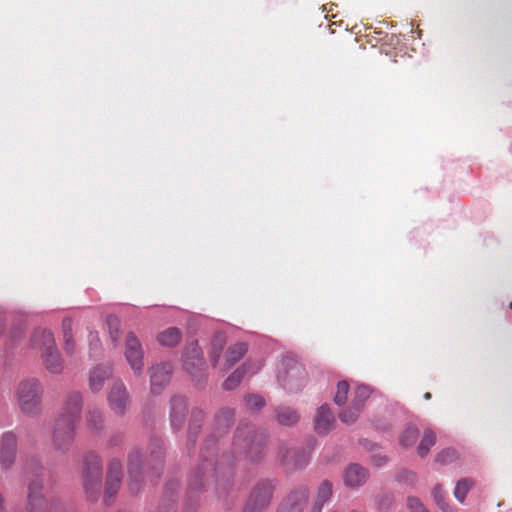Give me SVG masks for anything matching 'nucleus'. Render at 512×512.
<instances>
[{
	"instance_id": "nucleus-34",
	"label": "nucleus",
	"mask_w": 512,
	"mask_h": 512,
	"mask_svg": "<svg viewBox=\"0 0 512 512\" xmlns=\"http://www.w3.org/2000/svg\"><path fill=\"white\" fill-rule=\"evenodd\" d=\"M435 441V434L431 430H427L417 448L419 456L422 458L425 457L428 454L430 448L434 446Z\"/></svg>"
},
{
	"instance_id": "nucleus-38",
	"label": "nucleus",
	"mask_w": 512,
	"mask_h": 512,
	"mask_svg": "<svg viewBox=\"0 0 512 512\" xmlns=\"http://www.w3.org/2000/svg\"><path fill=\"white\" fill-rule=\"evenodd\" d=\"M349 392V385L345 381L338 382L336 386V392L334 395V402L338 406L344 405L347 401V395Z\"/></svg>"
},
{
	"instance_id": "nucleus-1",
	"label": "nucleus",
	"mask_w": 512,
	"mask_h": 512,
	"mask_svg": "<svg viewBox=\"0 0 512 512\" xmlns=\"http://www.w3.org/2000/svg\"><path fill=\"white\" fill-rule=\"evenodd\" d=\"M234 446L243 451L252 460H258L265 449L266 437L258 433L255 427L249 423H240L234 436Z\"/></svg>"
},
{
	"instance_id": "nucleus-7",
	"label": "nucleus",
	"mask_w": 512,
	"mask_h": 512,
	"mask_svg": "<svg viewBox=\"0 0 512 512\" xmlns=\"http://www.w3.org/2000/svg\"><path fill=\"white\" fill-rule=\"evenodd\" d=\"M210 479H213L217 486L221 484L218 469L214 467L212 462L204 461L201 467L194 470L190 476V492L195 494L203 491Z\"/></svg>"
},
{
	"instance_id": "nucleus-4",
	"label": "nucleus",
	"mask_w": 512,
	"mask_h": 512,
	"mask_svg": "<svg viewBox=\"0 0 512 512\" xmlns=\"http://www.w3.org/2000/svg\"><path fill=\"white\" fill-rule=\"evenodd\" d=\"M277 378L284 389L290 392H297L304 386L306 372L300 363L285 360L283 361V371L278 373Z\"/></svg>"
},
{
	"instance_id": "nucleus-49",
	"label": "nucleus",
	"mask_w": 512,
	"mask_h": 512,
	"mask_svg": "<svg viewBox=\"0 0 512 512\" xmlns=\"http://www.w3.org/2000/svg\"><path fill=\"white\" fill-rule=\"evenodd\" d=\"M372 461L373 463L376 465V466H381L383 465L384 463H386L387 461V458L385 456H381V455H374L372 457Z\"/></svg>"
},
{
	"instance_id": "nucleus-22",
	"label": "nucleus",
	"mask_w": 512,
	"mask_h": 512,
	"mask_svg": "<svg viewBox=\"0 0 512 512\" xmlns=\"http://www.w3.org/2000/svg\"><path fill=\"white\" fill-rule=\"evenodd\" d=\"M112 368L109 365H98L89 374L88 385L92 392H99L105 381L111 376Z\"/></svg>"
},
{
	"instance_id": "nucleus-45",
	"label": "nucleus",
	"mask_w": 512,
	"mask_h": 512,
	"mask_svg": "<svg viewBox=\"0 0 512 512\" xmlns=\"http://www.w3.org/2000/svg\"><path fill=\"white\" fill-rule=\"evenodd\" d=\"M407 506L411 512H428L423 503L416 497H409Z\"/></svg>"
},
{
	"instance_id": "nucleus-39",
	"label": "nucleus",
	"mask_w": 512,
	"mask_h": 512,
	"mask_svg": "<svg viewBox=\"0 0 512 512\" xmlns=\"http://www.w3.org/2000/svg\"><path fill=\"white\" fill-rule=\"evenodd\" d=\"M435 502L443 512H453L452 508L446 503L444 491L440 485H436L432 491Z\"/></svg>"
},
{
	"instance_id": "nucleus-26",
	"label": "nucleus",
	"mask_w": 512,
	"mask_h": 512,
	"mask_svg": "<svg viewBox=\"0 0 512 512\" xmlns=\"http://www.w3.org/2000/svg\"><path fill=\"white\" fill-rule=\"evenodd\" d=\"M332 497V485L329 481H323L318 489L314 504L310 510V512H322L323 506L331 499Z\"/></svg>"
},
{
	"instance_id": "nucleus-52",
	"label": "nucleus",
	"mask_w": 512,
	"mask_h": 512,
	"mask_svg": "<svg viewBox=\"0 0 512 512\" xmlns=\"http://www.w3.org/2000/svg\"><path fill=\"white\" fill-rule=\"evenodd\" d=\"M0 512H4L3 498L1 495H0Z\"/></svg>"
},
{
	"instance_id": "nucleus-20",
	"label": "nucleus",
	"mask_w": 512,
	"mask_h": 512,
	"mask_svg": "<svg viewBox=\"0 0 512 512\" xmlns=\"http://www.w3.org/2000/svg\"><path fill=\"white\" fill-rule=\"evenodd\" d=\"M46 501L42 496V484L33 481L28 486L27 512H44Z\"/></svg>"
},
{
	"instance_id": "nucleus-15",
	"label": "nucleus",
	"mask_w": 512,
	"mask_h": 512,
	"mask_svg": "<svg viewBox=\"0 0 512 512\" xmlns=\"http://www.w3.org/2000/svg\"><path fill=\"white\" fill-rule=\"evenodd\" d=\"M308 501V490L300 487L292 491L278 512H303Z\"/></svg>"
},
{
	"instance_id": "nucleus-30",
	"label": "nucleus",
	"mask_w": 512,
	"mask_h": 512,
	"mask_svg": "<svg viewBox=\"0 0 512 512\" xmlns=\"http://www.w3.org/2000/svg\"><path fill=\"white\" fill-rule=\"evenodd\" d=\"M226 343L224 333H216L211 342L210 359L213 366H216Z\"/></svg>"
},
{
	"instance_id": "nucleus-53",
	"label": "nucleus",
	"mask_w": 512,
	"mask_h": 512,
	"mask_svg": "<svg viewBox=\"0 0 512 512\" xmlns=\"http://www.w3.org/2000/svg\"><path fill=\"white\" fill-rule=\"evenodd\" d=\"M424 398H425V400H429L431 398V394L430 393H425L424 394Z\"/></svg>"
},
{
	"instance_id": "nucleus-36",
	"label": "nucleus",
	"mask_w": 512,
	"mask_h": 512,
	"mask_svg": "<svg viewBox=\"0 0 512 512\" xmlns=\"http://www.w3.org/2000/svg\"><path fill=\"white\" fill-rule=\"evenodd\" d=\"M419 431L415 426H408L400 436V443L404 447L412 446L418 439Z\"/></svg>"
},
{
	"instance_id": "nucleus-16",
	"label": "nucleus",
	"mask_w": 512,
	"mask_h": 512,
	"mask_svg": "<svg viewBox=\"0 0 512 512\" xmlns=\"http://www.w3.org/2000/svg\"><path fill=\"white\" fill-rule=\"evenodd\" d=\"M263 366L262 360H258L255 363L246 362L240 368L236 369L227 379L223 382V388L225 390L235 389L241 382L243 376L248 374H255Z\"/></svg>"
},
{
	"instance_id": "nucleus-51",
	"label": "nucleus",
	"mask_w": 512,
	"mask_h": 512,
	"mask_svg": "<svg viewBox=\"0 0 512 512\" xmlns=\"http://www.w3.org/2000/svg\"><path fill=\"white\" fill-rule=\"evenodd\" d=\"M283 454H286L289 458H295L291 452L287 453L285 450H283L282 453H281L280 452V445H279L278 448H277V458L279 459L280 462H281V455H283Z\"/></svg>"
},
{
	"instance_id": "nucleus-33",
	"label": "nucleus",
	"mask_w": 512,
	"mask_h": 512,
	"mask_svg": "<svg viewBox=\"0 0 512 512\" xmlns=\"http://www.w3.org/2000/svg\"><path fill=\"white\" fill-rule=\"evenodd\" d=\"M370 389L367 386L360 385L354 390V397L352 400L354 409H363L365 401L370 396Z\"/></svg>"
},
{
	"instance_id": "nucleus-2",
	"label": "nucleus",
	"mask_w": 512,
	"mask_h": 512,
	"mask_svg": "<svg viewBox=\"0 0 512 512\" xmlns=\"http://www.w3.org/2000/svg\"><path fill=\"white\" fill-rule=\"evenodd\" d=\"M42 388L35 378L22 380L16 388L17 404L22 413L32 416L41 410Z\"/></svg>"
},
{
	"instance_id": "nucleus-21",
	"label": "nucleus",
	"mask_w": 512,
	"mask_h": 512,
	"mask_svg": "<svg viewBox=\"0 0 512 512\" xmlns=\"http://www.w3.org/2000/svg\"><path fill=\"white\" fill-rule=\"evenodd\" d=\"M187 412L186 399L182 396H175L171 399L170 419L174 430L182 427Z\"/></svg>"
},
{
	"instance_id": "nucleus-17",
	"label": "nucleus",
	"mask_w": 512,
	"mask_h": 512,
	"mask_svg": "<svg viewBox=\"0 0 512 512\" xmlns=\"http://www.w3.org/2000/svg\"><path fill=\"white\" fill-rule=\"evenodd\" d=\"M335 423V417L327 404L321 405L314 418V429L320 435L328 434Z\"/></svg>"
},
{
	"instance_id": "nucleus-29",
	"label": "nucleus",
	"mask_w": 512,
	"mask_h": 512,
	"mask_svg": "<svg viewBox=\"0 0 512 512\" xmlns=\"http://www.w3.org/2000/svg\"><path fill=\"white\" fill-rule=\"evenodd\" d=\"M276 418L281 425L292 426L299 421L300 417L297 411L290 407H279L276 410Z\"/></svg>"
},
{
	"instance_id": "nucleus-9",
	"label": "nucleus",
	"mask_w": 512,
	"mask_h": 512,
	"mask_svg": "<svg viewBox=\"0 0 512 512\" xmlns=\"http://www.w3.org/2000/svg\"><path fill=\"white\" fill-rule=\"evenodd\" d=\"M108 406L117 416H123L129 405L130 397L126 386L121 380H115L107 395Z\"/></svg>"
},
{
	"instance_id": "nucleus-14",
	"label": "nucleus",
	"mask_w": 512,
	"mask_h": 512,
	"mask_svg": "<svg viewBox=\"0 0 512 512\" xmlns=\"http://www.w3.org/2000/svg\"><path fill=\"white\" fill-rule=\"evenodd\" d=\"M121 484V463L119 460L113 459L109 463L108 474L106 480L104 501L109 505L110 498L116 495Z\"/></svg>"
},
{
	"instance_id": "nucleus-11",
	"label": "nucleus",
	"mask_w": 512,
	"mask_h": 512,
	"mask_svg": "<svg viewBox=\"0 0 512 512\" xmlns=\"http://www.w3.org/2000/svg\"><path fill=\"white\" fill-rule=\"evenodd\" d=\"M17 451V437L13 432L2 435L0 442V465L2 469H9L15 462Z\"/></svg>"
},
{
	"instance_id": "nucleus-50",
	"label": "nucleus",
	"mask_w": 512,
	"mask_h": 512,
	"mask_svg": "<svg viewBox=\"0 0 512 512\" xmlns=\"http://www.w3.org/2000/svg\"><path fill=\"white\" fill-rule=\"evenodd\" d=\"M283 454H286L289 458H295L291 452L287 453L285 450H283L282 453H281L280 452V445H279L278 448H277V458L279 459L280 462H281V455H283Z\"/></svg>"
},
{
	"instance_id": "nucleus-43",
	"label": "nucleus",
	"mask_w": 512,
	"mask_h": 512,
	"mask_svg": "<svg viewBox=\"0 0 512 512\" xmlns=\"http://www.w3.org/2000/svg\"><path fill=\"white\" fill-rule=\"evenodd\" d=\"M264 399L256 394L248 395L245 398V405L250 410H259L264 406Z\"/></svg>"
},
{
	"instance_id": "nucleus-31",
	"label": "nucleus",
	"mask_w": 512,
	"mask_h": 512,
	"mask_svg": "<svg viewBox=\"0 0 512 512\" xmlns=\"http://www.w3.org/2000/svg\"><path fill=\"white\" fill-rule=\"evenodd\" d=\"M234 419V410L231 408H222L215 416V425L219 431H226Z\"/></svg>"
},
{
	"instance_id": "nucleus-32",
	"label": "nucleus",
	"mask_w": 512,
	"mask_h": 512,
	"mask_svg": "<svg viewBox=\"0 0 512 512\" xmlns=\"http://www.w3.org/2000/svg\"><path fill=\"white\" fill-rule=\"evenodd\" d=\"M87 425L93 432L102 430L104 426L103 413L97 408L89 409L87 412Z\"/></svg>"
},
{
	"instance_id": "nucleus-44",
	"label": "nucleus",
	"mask_w": 512,
	"mask_h": 512,
	"mask_svg": "<svg viewBox=\"0 0 512 512\" xmlns=\"http://www.w3.org/2000/svg\"><path fill=\"white\" fill-rule=\"evenodd\" d=\"M107 324L110 330V336L114 343L119 339V320L115 316H109L107 318Z\"/></svg>"
},
{
	"instance_id": "nucleus-40",
	"label": "nucleus",
	"mask_w": 512,
	"mask_h": 512,
	"mask_svg": "<svg viewBox=\"0 0 512 512\" xmlns=\"http://www.w3.org/2000/svg\"><path fill=\"white\" fill-rule=\"evenodd\" d=\"M457 458L458 454L456 450L447 448L437 454L436 461L442 465H447L453 463L455 460H457Z\"/></svg>"
},
{
	"instance_id": "nucleus-8",
	"label": "nucleus",
	"mask_w": 512,
	"mask_h": 512,
	"mask_svg": "<svg viewBox=\"0 0 512 512\" xmlns=\"http://www.w3.org/2000/svg\"><path fill=\"white\" fill-rule=\"evenodd\" d=\"M125 358L134 373L140 375L144 368V351L140 340L133 332L126 336Z\"/></svg>"
},
{
	"instance_id": "nucleus-19",
	"label": "nucleus",
	"mask_w": 512,
	"mask_h": 512,
	"mask_svg": "<svg viewBox=\"0 0 512 512\" xmlns=\"http://www.w3.org/2000/svg\"><path fill=\"white\" fill-rule=\"evenodd\" d=\"M285 450L287 453H292L295 458H289L286 454L281 455V463L290 468H302L308 464L310 460L309 454L301 449L289 447L285 443L280 444V452Z\"/></svg>"
},
{
	"instance_id": "nucleus-42",
	"label": "nucleus",
	"mask_w": 512,
	"mask_h": 512,
	"mask_svg": "<svg viewBox=\"0 0 512 512\" xmlns=\"http://www.w3.org/2000/svg\"><path fill=\"white\" fill-rule=\"evenodd\" d=\"M88 342H89V350H90L89 354H90V357L92 358V357L96 356L97 352L101 348V342H100L98 333L95 331L89 330Z\"/></svg>"
},
{
	"instance_id": "nucleus-35",
	"label": "nucleus",
	"mask_w": 512,
	"mask_h": 512,
	"mask_svg": "<svg viewBox=\"0 0 512 512\" xmlns=\"http://www.w3.org/2000/svg\"><path fill=\"white\" fill-rule=\"evenodd\" d=\"M473 486V481L471 479H468V478H464V479H461L459 480L457 483H456V486H455V489H454V496L455 498L463 503L466 496H467V493L468 491L470 490V488Z\"/></svg>"
},
{
	"instance_id": "nucleus-46",
	"label": "nucleus",
	"mask_w": 512,
	"mask_h": 512,
	"mask_svg": "<svg viewBox=\"0 0 512 512\" xmlns=\"http://www.w3.org/2000/svg\"><path fill=\"white\" fill-rule=\"evenodd\" d=\"M399 480L406 484L414 485L417 480V476L414 472L403 471L399 474Z\"/></svg>"
},
{
	"instance_id": "nucleus-18",
	"label": "nucleus",
	"mask_w": 512,
	"mask_h": 512,
	"mask_svg": "<svg viewBox=\"0 0 512 512\" xmlns=\"http://www.w3.org/2000/svg\"><path fill=\"white\" fill-rule=\"evenodd\" d=\"M73 328L74 320L71 317H64L61 323L62 345L67 356H74L79 350L74 337Z\"/></svg>"
},
{
	"instance_id": "nucleus-3",
	"label": "nucleus",
	"mask_w": 512,
	"mask_h": 512,
	"mask_svg": "<svg viewBox=\"0 0 512 512\" xmlns=\"http://www.w3.org/2000/svg\"><path fill=\"white\" fill-rule=\"evenodd\" d=\"M82 477L87 496L92 500L97 499L102 478L101 462L97 454L89 452L85 455Z\"/></svg>"
},
{
	"instance_id": "nucleus-5",
	"label": "nucleus",
	"mask_w": 512,
	"mask_h": 512,
	"mask_svg": "<svg viewBox=\"0 0 512 512\" xmlns=\"http://www.w3.org/2000/svg\"><path fill=\"white\" fill-rule=\"evenodd\" d=\"M274 491L271 481L257 483L248 498L243 512H263L269 505Z\"/></svg>"
},
{
	"instance_id": "nucleus-10",
	"label": "nucleus",
	"mask_w": 512,
	"mask_h": 512,
	"mask_svg": "<svg viewBox=\"0 0 512 512\" xmlns=\"http://www.w3.org/2000/svg\"><path fill=\"white\" fill-rule=\"evenodd\" d=\"M82 410V395L78 391L67 395L64 406L57 420L74 424L79 420Z\"/></svg>"
},
{
	"instance_id": "nucleus-24",
	"label": "nucleus",
	"mask_w": 512,
	"mask_h": 512,
	"mask_svg": "<svg viewBox=\"0 0 512 512\" xmlns=\"http://www.w3.org/2000/svg\"><path fill=\"white\" fill-rule=\"evenodd\" d=\"M45 368L52 374H59L63 370V360L57 347H53L41 353Z\"/></svg>"
},
{
	"instance_id": "nucleus-37",
	"label": "nucleus",
	"mask_w": 512,
	"mask_h": 512,
	"mask_svg": "<svg viewBox=\"0 0 512 512\" xmlns=\"http://www.w3.org/2000/svg\"><path fill=\"white\" fill-rule=\"evenodd\" d=\"M204 419V413L200 409H195L191 413V420L189 424V438L195 435L201 427V422Z\"/></svg>"
},
{
	"instance_id": "nucleus-55",
	"label": "nucleus",
	"mask_w": 512,
	"mask_h": 512,
	"mask_svg": "<svg viewBox=\"0 0 512 512\" xmlns=\"http://www.w3.org/2000/svg\"><path fill=\"white\" fill-rule=\"evenodd\" d=\"M510 307H511V309H512V302L510 303Z\"/></svg>"
},
{
	"instance_id": "nucleus-25",
	"label": "nucleus",
	"mask_w": 512,
	"mask_h": 512,
	"mask_svg": "<svg viewBox=\"0 0 512 512\" xmlns=\"http://www.w3.org/2000/svg\"><path fill=\"white\" fill-rule=\"evenodd\" d=\"M367 477L368 473L365 468L358 464H351L345 471L344 483L348 487L355 488L363 485Z\"/></svg>"
},
{
	"instance_id": "nucleus-13",
	"label": "nucleus",
	"mask_w": 512,
	"mask_h": 512,
	"mask_svg": "<svg viewBox=\"0 0 512 512\" xmlns=\"http://www.w3.org/2000/svg\"><path fill=\"white\" fill-rule=\"evenodd\" d=\"M172 366L170 363H160L150 368L151 391L159 394L164 386L170 381Z\"/></svg>"
},
{
	"instance_id": "nucleus-47",
	"label": "nucleus",
	"mask_w": 512,
	"mask_h": 512,
	"mask_svg": "<svg viewBox=\"0 0 512 512\" xmlns=\"http://www.w3.org/2000/svg\"><path fill=\"white\" fill-rule=\"evenodd\" d=\"M138 460H139L138 453H135V454H132L129 456L128 466H129V474L131 475V477H134V473L136 472L135 464H136V462H138Z\"/></svg>"
},
{
	"instance_id": "nucleus-28",
	"label": "nucleus",
	"mask_w": 512,
	"mask_h": 512,
	"mask_svg": "<svg viewBox=\"0 0 512 512\" xmlns=\"http://www.w3.org/2000/svg\"><path fill=\"white\" fill-rule=\"evenodd\" d=\"M248 351L247 344L244 342H237L232 344L225 353V369L230 368L237 363Z\"/></svg>"
},
{
	"instance_id": "nucleus-54",
	"label": "nucleus",
	"mask_w": 512,
	"mask_h": 512,
	"mask_svg": "<svg viewBox=\"0 0 512 512\" xmlns=\"http://www.w3.org/2000/svg\"><path fill=\"white\" fill-rule=\"evenodd\" d=\"M161 456H162V455H161V453H160V454H159V456H158V457H159V465H161V466H162L163 461H162V457H161Z\"/></svg>"
},
{
	"instance_id": "nucleus-6",
	"label": "nucleus",
	"mask_w": 512,
	"mask_h": 512,
	"mask_svg": "<svg viewBox=\"0 0 512 512\" xmlns=\"http://www.w3.org/2000/svg\"><path fill=\"white\" fill-rule=\"evenodd\" d=\"M183 367L196 381L205 376L206 363L202 350L197 343L190 344L183 355Z\"/></svg>"
},
{
	"instance_id": "nucleus-48",
	"label": "nucleus",
	"mask_w": 512,
	"mask_h": 512,
	"mask_svg": "<svg viewBox=\"0 0 512 512\" xmlns=\"http://www.w3.org/2000/svg\"><path fill=\"white\" fill-rule=\"evenodd\" d=\"M159 512H175V500H169L168 504H163Z\"/></svg>"
},
{
	"instance_id": "nucleus-23",
	"label": "nucleus",
	"mask_w": 512,
	"mask_h": 512,
	"mask_svg": "<svg viewBox=\"0 0 512 512\" xmlns=\"http://www.w3.org/2000/svg\"><path fill=\"white\" fill-rule=\"evenodd\" d=\"M33 348L41 350V353L56 346L55 338L51 330L45 328L36 329L31 336Z\"/></svg>"
},
{
	"instance_id": "nucleus-27",
	"label": "nucleus",
	"mask_w": 512,
	"mask_h": 512,
	"mask_svg": "<svg viewBox=\"0 0 512 512\" xmlns=\"http://www.w3.org/2000/svg\"><path fill=\"white\" fill-rule=\"evenodd\" d=\"M182 339V332L177 327H169L157 334V341L163 347H175Z\"/></svg>"
},
{
	"instance_id": "nucleus-41",
	"label": "nucleus",
	"mask_w": 512,
	"mask_h": 512,
	"mask_svg": "<svg viewBox=\"0 0 512 512\" xmlns=\"http://www.w3.org/2000/svg\"><path fill=\"white\" fill-rule=\"evenodd\" d=\"M361 411H362V409H354L353 404H351V406L349 408L344 410L339 415V418H340L341 422H343L345 424H353L358 419V416Z\"/></svg>"
},
{
	"instance_id": "nucleus-12",
	"label": "nucleus",
	"mask_w": 512,
	"mask_h": 512,
	"mask_svg": "<svg viewBox=\"0 0 512 512\" xmlns=\"http://www.w3.org/2000/svg\"><path fill=\"white\" fill-rule=\"evenodd\" d=\"M75 425L56 420L53 432V444L57 450L66 451L74 440Z\"/></svg>"
}]
</instances>
